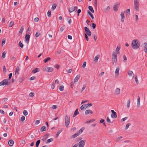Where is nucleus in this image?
Wrapping results in <instances>:
<instances>
[{
  "label": "nucleus",
  "instance_id": "nucleus-1",
  "mask_svg": "<svg viewBox=\"0 0 147 147\" xmlns=\"http://www.w3.org/2000/svg\"><path fill=\"white\" fill-rule=\"evenodd\" d=\"M131 46L133 49H138L140 46V42L138 40L135 39L133 40L131 43Z\"/></svg>",
  "mask_w": 147,
  "mask_h": 147
},
{
  "label": "nucleus",
  "instance_id": "nucleus-2",
  "mask_svg": "<svg viewBox=\"0 0 147 147\" xmlns=\"http://www.w3.org/2000/svg\"><path fill=\"white\" fill-rule=\"evenodd\" d=\"M10 82L8 79H5L3 80L0 82V86H8Z\"/></svg>",
  "mask_w": 147,
  "mask_h": 147
},
{
  "label": "nucleus",
  "instance_id": "nucleus-3",
  "mask_svg": "<svg viewBox=\"0 0 147 147\" xmlns=\"http://www.w3.org/2000/svg\"><path fill=\"white\" fill-rule=\"evenodd\" d=\"M70 122V118L69 116L66 115L65 117V126L66 127H68Z\"/></svg>",
  "mask_w": 147,
  "mask_h": 147
},
{
  "label": "nucleus",
  "instance_id": "nucleus-4",
  "mask_svg": "<svg viewBox=\"0 0 147 147\" xmlns=\"http://www.w3.org/2000/svg\"><path fill=\"white\" fill-rule=\"evenodd\" d=\"M86 140H80L78 144V147H84L85 145Z\"/></svg>",
  "mask_w": 147,
  "mask_h": 147
},
{
  "label": "nucleus",
  "instance_id": "nucleus-5",
  "mask_svg": "<svg viewBox=\"0 0 147 147\" xmlns=\"http://www.w3.org/2000/svg\"><path fill=\"white\" fill-rule=\"evenodd\" d=\"M117 61V56L116 53H113L112 61L113 63H116Z\"/></svg>",
  "mask_w": 147,
  "mask_h": 147
},
{
  "label": "nucleus",
  "instance_id": "nucleus-6",
  "mask_svg": "<svg viewBox=\"0 0 147 147\" xmlns=\"http://www.w3.org/2000/svg\"><path fill=\"white\" fill-rule=\"evenodd\" d=\"M84 28L86 34L88 36H90L91 35V32L89 28L86 27H85Z\"/></svg>",
  "mask_w": 147,
  "mask_h": 147
},
{
  "label": "nucleus",
  "instance_id": "nucleus-7",
  "mask_svg": "<svg viewBox=\"0 0 147 147\" xmlns=\"http://www.w3.org/2000/svg\"><path fill=\"white\" fill-rule=\"evenodd\" d=\"M125 11H123L121 12L120 16L121 17V21L122 22H123L125 20L124 16Z\"/></svg>",
  "mask_w": 147,
  "mask_h": 147
},
{
  "label": "nucleus",
  "instance_id": "nucleus-8",
  "mask_svg": "<svg viewBox=\"0 0 147 147\" xmlns=\"http://www.w3.org/2000/svg\"><path fill=\"white\" fill-rule=\"evenodd\" d=\"M121 90L119 88H116L114 90V93L115 95H118L120 94Z\"/></svg>",
  "mask_w": 147,
  "mask_h": 147
},
{
  "label": "nucleus",
  "instance_id": "nucleus-9",
  "mask_svg": "<svg viewBox=\"0 0 147 147\" xmlns=\"http://www.w3.org/2000/svg\"><path fill=\"white\" fill-rule=\"evenodd\" d=\"M127 74L129 77L132 76L133 78L134 77V74L132 71L128 70L127 72Z\"/></svg>",
  "mask_w": 147,
  "mask_h": 147
},
{
  "label": "nucleus",
  "instance_id": "nucleus-10",
  "mask_svg": "<svg viewBox=\"0 0 147 147\" xmlns=\"http://www.w3.org/2000/svg\"><path fill=\"white\" fill-rule=\"evenodd\" d=\"M45 70L47 71L51 72L53 71V68L51 67H47L45 69Z\"/></svg>",
  "mask_w": 147,
  "mask_h": 147
},
{
  "label": "nucleus",
  "instance_id": "nucleus-11",
  "mask_svg": "<svg viewBox=\"0 0 147 147\" xmlns=\"http://www.w3.org/2000/svg\"><path fill=\"white\" fill-rule=\"evenodd\" d=\"M139 3L134 4V8L136 11H138L139 10Z\"/></svg>",
  "mask_w": 147,
  "mask_h": 147
},
{
  "label": "nucleus",
  "instance_id": "nucleus-12",
  "mask_svg": "<svg viewBox=\"0 0 147 147\" xmlns=\"http://www.w3.org/2000/svg\"><path fill=\"white\" fill-rule=\"evenodd\" d=\"M30 36L29 34H26L25 36V39L28 43L29 42Z\"/></svg>",
  "mask_w": 147,
  "mask_h": 147
},
{
  "label": "nucleus",
  "instance_id": "nucleus-13",
  "mask_svg": "<svg viewBox=\"0 0 147 147\" xmlns=\"http://www.w3.org/2000/svg\"><path fill=\"white\" fill-rule=\"evenodd\" d=\"M80 77V75H78L75 78L74 80V82H77Z\"/></svg>",
  "mask_w": 147,
  "mask_h": 147
},
{
  "label": "nucleus",
  "instance_id": "nucleus-14",
  "mask_svg": "<svg viewBox=\"0 0 147 147\" xmlns=\"http://www.w3.org/2000/svg\"><path fill=\"white\" fill-rule=\"evenodd\" d=\"M19 68L18 66L16 67L15 71V75L16 76L18 75L19 74Z\"/></svg>",
  "mask_w": 147,
  "mask_h": 147
},
{
  "label": "nucleus",
  "instance_id": "nucleus-15",
  "mask_svg": "<svg viewBox=\"0 0 147 147\" xmlns=\"http://www.w3.org/2000/svg\"><path fill=\"white\" fill-rule=\"evenodd\" d=\"M85 129V128L84 127H82L81 129H80L78 131V132L77 133L79 134V135H80L83 132V131Z\"/></svg>",
  "mask_w": 147,
  "mask_h": 147
},
{
  "label": "nucleus",
  "instance_id": "nucleus-16",
  "mask_svg": "<svg viewBox=\"0 0 147 147\" xmlns=\"http://www.w3.org/2000/svg\"><path fill=\"white\" fill-rule=\"evenodd\" d=\"M111 117L112 118H116L117 117V115L116 112L112 113L111 115Z\"/></svg>",
  "mask_w": 147,
  "mask_h": 147
},
{
  "label": "nucleus",
  "instance_id": "nucleus-17",
  "mask_svg": "<svg viewBox=\"0 0 147 147\" xmlns=\"http://www.w3.org/2000/svg\"><path fill=\"white\" fill-rule=\"evenodd\" d=\"M120 69L119 67H117L115 71V74L116 76H118L119 75V71Z\"/></svg>",
  "mask_w": 147,
  "mask_h": 147
},
{
  "label": "nucleus",
  "instance_id": "nucleus-18",
  "mask_svg": "<svg viewBox=\"0 0 147 147\" xmlns=\"http://www.w3.org/2000/svg\"><path fill=\"white\" fill-rule=\"evenodd\" d=\"M14 144V142L12 140H9L8 142L9 145L10 146H12Z\"/></svg>",
  "mask_w": 147,
  "mask_h": 147
},
{
  "label": "nucleus",
  "instance_id": "nucleus-19",
  "mask_svg": "<svg viewBox=\"0 0 147 147\" xmlns=\"http://www.w3.org/2000/svg\"><path fill=\"white\" fill-rule=\"evenodd\" d=\"M93 113V112L92 111L90 110H86L85 112V114L86 115H87L88 114H92Z\"/></svg>",
  "mask_w": 147,
  "mask_h": 147
},
{
  "label": "nucleus",
  "instance_id": "nucleus-20",
  "mask_svg": "<svg viewBox=\"0 0 147 147\" xmlns=\"http://www.w3.org/2000/svg\"><path fill=\"white\" fill-rule=\"evenodd\" d=\"M137 105L138 107H139L140 105V98L139 96L137 98Z\"/></svg>",
  "mask_w": 147,
  "mask_h": 147
},
{
  "label": "nucleus",
  "instance_id": "nucleus-21",
  "mask_svg": "<svg viewBox=\"0 0 147 147\" xmlns=\"http://www.w3.org/2000/svg\"><path fill=\"white\" fill-rule=\"evenodd\" d=\"M130 105V100L129 99L127 102L126 106L127 107L129 108Z\"/></svg>",
  "mask_w": 147,
  "mask_h": 147
},
{
  "label": "nucleus",
  "instance_id": "nucleus-22",
  "mask_svg": "<svg viewBox=\"0 0 147 147\" xmlns=\"http://www.w3.org/2000/svg\"><path fill=\"white\" fill-rule=\"evenodd\" d=\"M40 69L39 68H36L34 70L32 71V72L34 73H35L36 72H38L39 71Z\"/></svg>",
  "mask_w": 147,
  "mask_h": 147
},
{
  "label": "nucleus",
  "instance_id": "nucleus-23",
  "mask_svg": "<svg viewBox=\"0 0 147 147\" xmlns=\"http://www.w3.org/2000/svg\"><path fill=\"white\" fill-rule=\"evenodd\" d=\"M79 136V134H78L77 133H75L73 135L71 136V138H74L77 137V136Z\"/></svg>",
  "mask_w": 147,
  "mask_h": 147
},
{
  "label": "nucleus",
  "instance_id": "nucleus-24",
  "mask_svg": "<svg viewBox=\"0 0 147 147\" xmlns=\"http://www.w3.org/2000/svg\"><path fill=\"white\" fill-rule=\"evenodd\" d=\"M89 9L91 11V12L94 13V10L93 8L92 7V6H89L88 7Z\"/></svg>",
  "mask_w": 147,
  "mask_h": 147
},
{
  "label": "nucleus",
  "instance_id": "nucleus-25",
  "mask_svg": "<svg viewBox=\"0 0 147 147\" xmlns=\"http://www.w3.org/2000/svg\"><path fill=\"white\" fill-rule=\"evenodd\" d=\"M144 51L145 53H147V43L145 44L144 46Z\"/></svg>",
  "mask_w": 147,
  "mask_h": 147
},
{
  "label": "nucleus",
  "instance_id": "nucleus-26",
  "mask_svg": "<svg viewBox=\"0 0 147 147\" xmlns=\"http://www.w3.org/2000/svg\"><path fill=\"white\" fill-rule=\"evenodd\" d=\"M78 114L79 112L78 109H77L75 111L73 116L75 117L76 116L78 115Z\"/></svg>",
  "mask_w": 147,
  "mask_h": 147
},
{
  "label": "nucleus",
  "instance_id": "nucleus-27",
  "mask_svg": "<svg viewBox=\"0 0 147 147\" xmlns=\"http://www.w3.org/2000/svg\"><path fill=\"white\" fill-rule=\"evenodd\" d=\"M117 5H115L113 7L114 10L115 11H117L118 10Z\"/></svg>",
  "mask_w": 147,
  "mask_h": 147
},
{
  "label": "nucleus",
  "instance_id": "nucleus-28",
  "mask_svg": "<svg viewBox=\"0 0 147 147\" xmlns=\"http://www.w3.org/2000/svg\"><path fill=\"white\" fill-rule=\"evenodd\" d=\"M46 130V127L45 126H43L41 128V130L42 131H45Z\"/></svg>",
  "mask_w": 147,
  "mask_h": 147
},
{
  "label": "nucleus",
  "instance_id": "nucleus-29",
  "mask_svg": "<svg viewBox=\"0 0 147 147\" xmlns=\"http://www.w3.org/2000/svg\"><path fill=\"white\" fill-rule=\"evenodd\" d=\"M63 131V130L62 129H60L58 131V132L56 134V137H57L59 134L62 131Z\"/></svg>",
  "mask_w": 147,
  "mask_h": 147
},
{
  "label": "nucleus",
  "instance_id": "nucleus-30",
  "mask_svg": "<svg viewBox=\"0 0 147 147\" xmlns=\"http://www.w3.org/2000/svg\"><path fill=\"white\" fill-rule=\"evenodd\" d=\"M18 45L21 48H22L24 47L23 44L22 43L21 41L19 42Z\"/></svg>",
  "mask_w": 147,
  "mask_h": 147
},
{
  "label": "nucleus",
  "instance_id": "nucleus-31",
  "mask_svg": "<svg viewBox=\"0 0 147 147\" xmlns=\"http://www.w3.org/2000/svg\"><path fill=\"white\" fill-rule=\"evenodd\" d=\"M24 30V28H23V26L21 27L20 29V30L19 32V34H22V33L23 32Z\"/></svg>",
  "mask_w": 147,
  "mask_h": 147
},
{
  "label": "nucleus",
  "instance_id": "nucleus-32",
  "mask_svg": "<svg viewBox=\"0 0 147 147\" xmlns=\"http://www.w3.org/2000/svg\"><path fill=\"white\" fill-rule=\"evenodd\" d=\"M95 121V119H91L89 121H86V123H89L93 122Z\"/></svg>",
  "mask_w": 147,
  "mask_h": 147
},
{
  "label": "nucleus",
  "instance_id": "nucleus-33",
  "mask_svg": "<svg viewBox=\"0 0 147 147\" xmlns=\"http://www.w3.org/2000/svg\"><path fill=\"white\" fill-rule=\"evenodd\" d=\"M88 14L90 15V16L92 18V19H94V16H93V15L91 13L90 11H88Z\"/></svg>",
  "mask_w": 147,
  "mask_h": 147
},
{
  "label": "nucleus",
  "instance_id": "nucleus-34",
  "mask_svg": "<svg viewBox=\"0 0 147 147\" xmlns=\"http://www.w3.org/2000/svg\"><path fill=\"white\" fill-rule=\"evenodd\" d=\"M122 136H120L118 137L116 139V142H118L122 138Z\"/></svg>",
  "mask_w": 147,
  "mask_h": 147
},
{
  "label": "nucleus",
  "instance_id": "nucleus-35",
  "mask_svg": "<svg viewBox=\"0 0 147 147\" xmlns=\"http://www.w3.org/2000/svg\"><path fill=\"white\" fill-rule=\"evenodd\" d=\"M51 59V58L49 57H48L46 59L44 60V62L45 63H47L48 61H49Z\"/></svg>",
  "mask_w": 147,
  "mask_h": 147
},
{
  "label": "nucleus",
  "instance_id": "nucleus-36",
  "mask_svg": "<svg viewBox=\"0 0 147 147\" xmlns=\"http://www.w3.org/2000/svg\"><path fill=\"white\" fill-rule=\"evenodd\" d=\"M40 142V140H38L36 143V147H38L39 146V145Z\"/></svg>",
  "mask_w": 147,
  "mask_h": 147
},
{
  "label": "nucleus",
  "instance_id": "nucleus-37",
  "mask_svg": "<svg viewBox=\"0 0 147 147\" xmlns=\"http://www.w3.org/2000/svg\"><path fill=\"white\" fill-rule=\"evenodd\" d=\"M86 104L82 105L80 107V109L82 110H83L84 109H86Z\"/></svg>",
  "mask_w": 147,
  "mask_h": 147
},
{
  "label": "nucleus",
  "instance_id": "nucleus-38",
  "mask_svg": "<svg viewBox=\"0 0 147 147\" xmlns=\"http://www.w3.org/2000/svg\"><path fill=\"white\" fill-rule=\"evenodd\" d=\"M69 11L70 13H71L73 11H74V9L73 8V7H70L69 9Z\"/></svg>",
  "mask_w": 147,
  "mask_h": 147
},
{
  "label": "nucleus",
  "instance_id": "nucleus-39",
  "mask_svg": "<svg viewBox=\"0 0 147 147\" xmlns=\"http://www.w3.org/2000/svg\"><path fill=\"white\" fill-rule=\"evenodd\" d=\"M123 61L124 62H125L127 60V58L125 55H124L123 56Z\"/></svg>",
  "mask_w": 147,
  "mask_h": 147
},
{
  "label": "nucleus",
  "instance_id": "nucleus-40",
  "mask_svg": "<svg viewBox=\"0 0 147 147\" xmlns=\"http://www.w3.org/2000/svg\"><path fill=\"white\" fill-rule=\"evenodd\" d=\"M6 53V52L5 51H4L2 53V57L3 58H5V55Z\"/></svg>",
  "mask_w": 147,
  "mask_h": 147
},
{
  "label": "nucleus",
  "instance_id": "nucleus-41",
  "mask_svg": "<svg viewBox=\"0 0 147 147\" xmlns=\"http://www.w3.org/2000/svg\"><path fill=\"white\" fill-rule=\"evenodd\" d=\"M92 105V104L90 103H89L87 104H86V108L88 106L89 107L91 106Z\"/></svg>",
  "mask_w": 147,
  "mask_h": 147
},
{
  "label": "nucleus",
  "instance_id": "nucleus-42",
  "mask_svg": "<svg viewBox=\"0 0 147 147\" xmlns=\"http://www.w3.org/2000/svg\"><path fill=\"white\" fill-rule=\"evenodd\" d=\"M59 90L61 91H62L64 90V87L63 86H61L59 87Z\"/></svg>",
  "mask_w": 147,
  "mask_h": 147
},
{
  "label": "nucleus",
  "instance_id": "nucleus-43",
  "mask_svg": "<svg viewBox=\"0 0 147 147\" xmlns=\"http://www.w3.org/2000/svg\"><path fill=\"white\" fill-rule=\"evenodd\" d=\"M12 73H10L9 74V78L8 79V80H9V81L10 82V79L12 77Z\"/></svg>",
  "mask_w": 147,
  "mask_h": 147
},
{
  "label": "nucleus",
  "instance_id": "nucleus-44",
  "mask_svg": "<svg viewBox=\"0 0 147 147\" xmlns=\"http://www.w3.org/2000/svg\"><path fill=\"white\" fill-rule=\"evenodd\" d=\"M99 58V57L98 56H96L94 57V61L96 62H97Z\"/></svg>",
  "mask_w": 147,
  "mask_h": 147
},
{
  "label": "nucleus",
  "instance_id": "nucleus-45",
  "mask_svg": "<svg viewBox=\"0 0 147 147\" xmlns=\"http://www.w3.org/2000/svg\"><path fill=\"white\" fill-rule=\"evenodd\" d=\"M53 139L52 138H51L47 140V143L53 141Z\"/></svg>",
  "mask_w": 147,
  "mask_h": 147
},
{
  "label": "nucleus",
  "instance_id": "nucleus-46",
  "mask_svg": "<svg viewBox=\"0 0 147 147\" xmlns=\"http://www.w3.org/2000/svg\"><path fill=\"white\" fill-rule=\"evenodd\" d=\"M13 24L14 22L13 21H11L10 22L9 26L11 27H12V26L13 25Z\"/></svg>",
  "mask_w": 147,
  "mask_h": 147
},
{
  "label": "nucleus",
  "instance_id": "nucleus-47",
  "mask_svg": "<svg viewBox=\"0 0 147 147\" xmlns=\"http://www.w3.org/2000/svg\"><path fill=\"white\" fill-rule=\"evenodd\" d=\"M139 0H134V4H139Z\"/></svg>",
  "mask_w": 147,
  "mask_h": 147
},
{
  "label": "nucleus",
  "instance_id": "nucleus-48",
  "mask_svg": "<svg viewBox=\"0 0 147 147\" xmlns=\"http://www.w3.org/2000/svg\"><path fill=\"white\" fill-rule=\"evenodd\" d=\"M23 113L24 115L25 116H26L28 114L27 111L26 110H24L23 111Z\"/></svg>",
  "mask_w": 147,
  "mask_h": 147
},
{
  "label": "nucleus",
  "instance_id": "nucleus-49",
  "mask_svg": "<svg viewBox=\"0 0 147 147\" xmlns=\"http://www.w3.org/2000/svg\"><path fill=\"white\" fill-rule=\"evenodd\" d=\"M47 16L49 17H50L51 16V12L50 11H48L47 13Z\"/></svg>",
  "mask_w": 147,
  "mask_h": 147
},
{
  "label": "nucleus",
  "instance_id": "nucleus-50",
  "mask_svg": "<svg viewBox=\"0 0 147 147\" xmlns=\"http://www.w3.org/2000/svg\"><path fill=\"white\" fill-rule=\"evenodd\" d=\"M130 123H127L126 125V127H125V129L126 130H127L128 129V128H129V126L130 125Z\"/></svg>",
  "mask_w": 147,
  "mask_h": 147
},
{
  "label": "nucleus",
  "instance_id": "nucleus-51",
  "mask_svg": "<svg viewBox=\"0 0 147 147\" xmlns=\"http://www.w3.org/2000/svg\"><path fill=\"white\" fill-rule=\"evenodd\" d=\"M134 79L136 82L138 83V79L137 76H135Z\"/></svg>",
  "mask_w": 147,
  "mask_h": 147
},
{
  "label": "nucleus",
  "instance_id": "nucleus-52",
  "mask_svg": "<svg viewBox=\"0 0 147 147\" xmlns=\"http://www.w3.org/2000/svg\"><path fill=\"white\" fill-rule=\"evenodd\" d=\"M76 128L75 127H74L72 128L70 130L71 132H74V131L76 130Z\"/></svg>",
  "mask_w": 147,
  "mask_h": 147
},
{
  "label": "nucleus",
  "instance_id": "nucleus-53",
  "mask_svg": "<svg viewBox=\"0 0 147 147\" xmlns=\"http://www.w3.org/2000/svg\"><path fill=\"white\" fill-rule=\"evenodd\" d=\"M120 47L119 48L118 47H117L116 49V51L118 52V53H119V51L120 50Z\"/></svg>",
  "mask_w": 147,
  "mask_h": 147
},
{
  "label": "nucleus",
  "instance_id": "nucleus-54",
  "mask_svg": "<svg viewBox=\"0 0 147 147\" xmlns=\"http://www.w3.org/2000/svg\"><path fill=\"white\" fill-rule=\"evenodd\" d=\"M86 87V85L85 84V85H84L83 86L82 88L81 91L82 92L85 89Z\"/></svg>",
  "mask_w": 147,
  "mask_h": 147
},
{
  "label": "nucleus",
  "instance_id": "nucleus-55",
  "mask_svg": "<svg viewBox=\"0 0 147 147\" xmlns=\"http://www.w3.org/2000/svg\"><path fill=\"white\" fill-rule=\"evenodd\" d=\"M40 122V121L39 120H37L35 121V123L36 125L38 124Z\"/></svg>",
  "mask_w": 147,
  "mask_h": 147
},
{
  "label": "nucleus",
  "instance_id": "nucleus-56",
  "mask_svg": "<svg viewBox=\"0 0 147 147\" xmlns=\"http://www.w3.org/2000/svg\"><path fill=\"white\" fill-rule=\"evenodd\" d=\"M96 26V25L94 23L92 24V27L93 29H94Z\"/></svg>",
  "mask_w": 147,
  "mask_h": 147
},
{
  "label": "nucleus",
  "instance_id": "nucleus-57",
  "mask_svg": "<svg viewBox=\"0 0 147 147\" xmlns=\"http://www.w3.org/2000/svg\"><path fill=\"white\" fill-rule=\"evenodd\" d=\"M34 95V94L33 92H31L29 94V96L31 97H33Z\"/></svg>",
  "mask_w": 147,
  "mask_h": 147
},
{
  "label": "nucleus",
  "instance_id": "nucleus-58",
  "mask_svg": "<svg viewBox=\"0 0 147 147\" xmlns=\"http://www.w3.org/2000/svg\"><path fill=\"white\" fill-rule=\"evenodd\" d=\"M5 43V39H3L2 41V45L3 46Z\"/></svg>",
  "mask_w": 147,
  "mask_h": 147
},
{
  "label": "nucleus",
  "instance_id": "nucleus-59",
  "mask_svg": "<svg viewBox=\"0 0 147 147\" xmlns=\"http://www.w3.org/2000/svg\"><path fill=\"white\" fill-rule=\"evenodd\" d=\"M40 33L38 32H37L35 34L36 37H38L40 35Z\"/></svg>",
  "mask_w": 147,
  "mask_h": 147
},
{
  "label": "nucleus",
  "instance_id": "nucleus-60",
  "mask_svg": "<svg viewBox=\"0 0 147 147\" xmlns=\"http://www.w3.org/2000/svg\"><path fill=\"white\" fill-rule=\"evenodd\" d=\"M86 61H85L83 63L82 66L83 68H84L86 66Z\"/></svg>",
  "mask_w": 147,
  "mask_h": 147
},
{
  "label": "nucleus",
  "instance_id": "nucleus-61",
  "mask_svg": "<svg viewBox=\"0 0 147 147\" xmlns=\"http://www.w3.org/2000/svg\"><path fill=\"white\" fill-rule=\"evenodd\" d=\"M127 117H124V118H122V119H121V121H124L126 120H127Z\"/></svg>",
  "mask_w": 147,
  "mask_h": 147
},
{
  "label": "nucleus",
  "instance_id": "nucleus-62",
  "mask_svg": "<svg viewBox=\"0 0 147 147\" xmlns=\"http://www.w3.org/2000/svg\"><path fill=\"white\" fill-rule=\"evenodd\" d=\"M106 120L107 121L108 123H111V121H110V119H109L108 117H107Z\"/></svg>",
  "mask_w": 147,
  "mask_h": 147
},
{
  "label": "nucleus",
  "instance_id": "nucleus-63",
  "mask_svg": "<svg viewBox=\"0 0 147 147\" xmlns=\"http://www.w3.org/2000/svg\"><path fill=\"white\" fill-rule=\"evenodd\" d=\"M25 117L24 116H22L21 117V121H24L25 119Z\"/></svg>",
  "mask_w": 147,
  "mask_h": 147
},
{
  "label": "nucleus",
  "instance_id": "nucleus-64",
  "mask_svg": "<svg viewBox=\"0 0 147 147\" xmlns=\"http://www.w3.org/2000/svg\"><path fill=\"white\" fill-rule=\"evenodd\" d=\"M56 6L55 5H53L52 7V9L53 10H54L56 8Z\"/></svg>",
  "mask_w": 147,
  "mask_h": 147
}]
</instances>
